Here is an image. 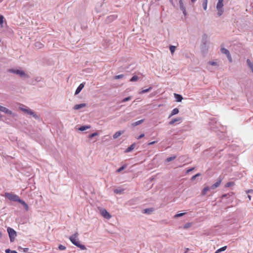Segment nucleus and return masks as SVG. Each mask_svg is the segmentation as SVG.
<instances>
[{"label":"nucleus","instance_id":"obj_47","mask_svg":"<svg viewBox=\"0 0 253 253\" xmlns=\"http://www.w3.org/2000/svg\"><path fill=\"white\" fill-rule=\"evenodd\" d=\"M194 169H195L194 167L191 168L187 169L186 173H189L190 172H191V171L193 170Z\"/></svg>","mask_w":253,"mask_h":253},{"label":"nucleus","instance_id":"obj_45","mask_svg":"<svg viewBox=\"0 0 253 253\" xmlns=\"http://www.w3.org/2000/svg\"><path fill=\"white\" fill-rule=\"evenodd\" d=\"M4 17L2 15H0V25H2L3 23Z\"/></svg>","mask_w":253,"mask_h":253},{"label":"nucleus","instance_id":"obj_9","mask_svg":"<svg viewBox=\"0 0 253 253\" xmlns=\"http://www.w3.org/2000/svg\"><path fill=\"white\" fill-rule=\"evenodd\" d=\"M117 18V15H111L110 16H108L105 20V23L107 24H109L113 21L114 20H115V19H116Z\"/></svg>","mask_w":253,"mask_h":253},{"label":"nucleus","instance_id":"obj_33","mask_svg":"<svg viewBox=\"0 0 253 253\" xmlns=\"http://www.w3.org/2000/svg\"><path fill=\"white\" fill-rule=\"evenodd\" d=\"M247 63L251 70L253 69V64L249 59L247 60Z\"/></svg>","mask_w":253,"mask_h":253},{"label":"nucleus","instance_id":"obj_32","mask_svg":"<svg viewBox=\"0 0 253 253\" xmlns=\"http://www.w3.org/2000/svg\"><path fill=\"white\" fill-rule=\"evenodd\" d=\"M126 167H127V165L126 164L124 165L123 166L121 167L120 168H119L118 169H117L116 172H118V173L120 172L121 171H122L125 169H126Z\"/></svg>","mask_w":253,"mask_h":253},{"label":"nucleus","instance_id":"obj_34","mask_svg":"<svg viewBox=\"0 0 253 253\" xmlns=\"http://www.w3.org/2000/svg\"><path fill=\"white\" fill-rule=\"evenodd\" d=\"M208 0H204L202 3V6L204 10L207 8Z\"/></svg>","mask_w":253,"mask_h":253},{"label":"nucleus","instance_id":"obj_19","mask_svg":"<svg viewBox=\"0 0 253 253\" xmlns=\"http://www.w3.org/2000/svg\"><path fill=\"white\" fill-rule=\"evenodd\" d=\"M19 203H20L21 204H22L23 207H24V208L26 210V211H28V209H29V207H28V204L24 201H23V200L22 199H20L19 202H18Z\"/></svg>","mask_w":253,"mask_h":253},{"label":"nucleus","instance_id":"obj_54","mask_svg":"<svg viewBox=\"0 0 253 253\" xmlns=\"http://www.w3.org/2000/svg\"><path fill=\"white\" fill-rule=\"evenodd\" d=\"M169 1L171 3V4L173 6H175L174 4H173V0H169Z\"/></svg>","mask_w":253,"mask_h":253},{"label":"nucleus","instance_id":"obj_58","mask_svg":"<svg viewBox=\"0 0 253 253\" xmlns=\"http://www.w3.org/2000/svg\"><path fill=\"white\" fill-rule=\"evenodd\" d=\"M185 250H186L185 252L186 253L189 251V249L188 248H186Z\"/></svg>","mask_w":253,"mask_h":253},{"label":"nucleus","instance_id":"obj_40","mask_svg":"<svg viewBox=\"0 0 253 253\" xmlns=\"http://www.w3.org/2000/svg\"><path fill=\"white\" fill-rule=\"evenodd\" d=\"M185 214H186L185 212H182V213H177V214H175L174 216V218H178V217H181V216L185 215Z\"/></svg>","mask_w":253,"mask_h":253},{"label":"nucleus","instance_id":"obj_4","mask_svg":"<svg viewBox=\"0 0 253 253\" xmlns=\"http://www.w3.org/2000/svg\"><path fill=\"white\" fill-rule=\"evenodd\" d=\"M4 196L8 199L11 201L13 202H19L20 198L19 197L15 194H12V193H5Z\"/></svg>","mask_w":253,"mask_h":253},{"label":"nucleus","instance_id":"obj_15","mask_svg":"<svg viewBox=\"0 0 253 253\" xmlns=\"http://www.w3.org/2000/svg\"><path fill=\"white\" fill-rule=\"evenodd\" d=\"M86 106V104H85V103H81V104H76L74 106L73 109L74 110H79L82 108L85 107Z\"/></svg>","mask_w":253,"mask_h":253},{"label":"nucleus","instance_id":"obj_11","mask_svg":"<svg viewBox=\"0 0 253 253\" xmlns=\"http://www.w3.org/2000/svg\"><path fill=\"white\" fill-rule=\"evenodd\" d=\"M101 215L106 219H109L111 217V215L105 209H103L101 211Z\"/></svg>","mask_w":253,"mask_h":253},{"label":"nucleus","instance_id":"obj_39","mask_svg":"<svg viewBox=\"0 0 253 253\" xmlns=\"http://www.w3.org/2000/svg\"><path fill=\"white\" fill-rule=\"evenodd\" d=\"M207 38V36L206 34H204L203 36V44L204 45H206V39Z\"/></svg>","mask_w":253,"mask_h":253},{"label":"nucleus","instance_id":"obj_31","mask_svg":"<svg viewBox=\"0 0 253 253\" xmlns=\"http://www.w3.org/2000/svg\"><path fill=\"white\" fill-rule=\"evenodd\" d=\"M35 46L36 47L40 49L42 48L43 46V45L40 42H36L35 43Z\"/></svg>","mask_w":253,"mask_h":253},{"label":"nucleus","instance_id":"obj_51","mask_svg":"<svg viewBox=\"0 0 253 253\" xmlns=\"http://www.w3.org/2000/svg\"><path fill=\"white\" fill-rule=\"evenodd\" d=\"M156 143H157V141H152V142H149L148 144V145H151L155 144Z\"/></svg>","mask_w":253,"mask_h":253},{"label":"nucleus","instance_id":"obj_60","mask_svg":"<svg viewBox=\"0 0 253 253\" xmlns=\"http://www.w3.org/2000/svg\"><path fill=\"white\" fill-rule=\"evenodd\" d=\"M252 72H253V68L251 70Z\"/></svg>","mask_w":253,"mask_h":253},{"label":"nucleus","instance_id":"obj_53","mask_svg":"<svg viewBox=\"0 0 253 253\" xmlns=\"http://www.w3.org/2000/svg\"><path fill=\"white\" fill-rule=\"evenodd\" d=\"M189 227V224H186L184 225V228H187Z\"/></svg>","mask_w":253,"mask_h":253},{"label":"nucleus","instance_id":"obj_23","mask_svg":"<svg viewBox=\"0 0 253 253\" xmlns=\"http://www.w3.org/2000/svg\"><path fill=\"white\" fill-rule=\"evenodd\" d=\"M144 120H145L144 119H142L139 121H136L135 122L133 123L131 125L132 126H138V125H140L141 124H142V123H143L144 122Z\"/></svg>","mask_w":253,"mask_h":253},{"label":"nucleus","instance_id":"obj_21","mask_svg":"<svg viewBox=\"0 0 253 253\" xmlns=\"http://www.w3.org/2000/svg\"><path fill=\"white\" fill-rule=\"evenodd\" d=\"M178 113H179V110H178V108H176L173 109L172 110L170 114L169 115V118H170L172 116H174L175 115L177 114Z\"/></svg>","mask_w":253,"mask_h":253},{"label":"nucleus","instance_id":"obj_30","mask_svg":"<svg viewBox=\"0 0 253 253\" xmlns=\"http://www.w3.org/2000/svg\"><path fill=\"white\" fill-rule=\"evenodd\" d=\"M223 0H218V2L216 4V7L218 8H222L223 6Z\"/></svg>","mask_w":253,"mask_h":253},{"label":"nucleus","instance_id":"obj_3","mask_svg":"<svg viewBox=\"0 0 253 253\" xmlns=\"http://www.w3.org/2000/svg\"><path fill=\"white\" fill-rule=\"evenodd\" d=\"M8 72L13 73L19 75L21 78L28 79L30 76L27 74L24 71L19 69H9L7 70Z\"/></svg>","mask_w":253,"mask_h":253},{"label":"nucleus","instance_id":"obj_29","mask_svg":"<svg viewBox=\"0 0 253 253\" xmlns=\"http://www.w3.org/2000/svg\"><path fill=\"white\" fill-rule=\"evenodd\" d=\"M210 188L211 187L209 186L205 187L202 191V195H205L207 193V192L210 190Z\"/></svg>","mask_w":253,"mask_h":253},{"label":"nucleus","instance_id":"obj_28","mask_svg":"<svg viewBox=\"0 0 253 253\" xmlns=\"http://www.w3.org/2000/svg\"><path fill=\"white\" fill-rule=\"evenodd\" d=\"M227 248V246L222 247L218 249V250H217L214 253H219L220 252H223L226 250Z\"/></svg>","mask_w":253,"mask_h":253},{"label":"nucleus","instance_id":"obj_37","mask_svg":"<svg viewBox=\"0 0 253 253\" xmlns=\"http://www.w3.org/2000/svg\"><path fill=\"white\" fill-rule=\"evenodd\" d=\"M99 135L98 133V132H93L92 133H91L89 135H88V138H92L93 137H94V136H98Z\"/></svg>","mask_w":253,"mask_h":253},{"label":"nucleus","instance_id":"obj_12","mask_svg":"<svg viewBox=\"0 0 253 253\" xmlns=\"http://www.w3.org/2000/svg\"><path fill=\"white\" fill-rule=\"evenodd\" d=\"M84 84L85 83H82L78 86V87H77L75 91V95L78 94L81 91V90L84 87Z\"/></svg>","mask_w":253,"mask_h":253},{"label":"nucleus","instance_id":"obj_5","mask_svg":"<svg viewBox=\"0 0 253 253\" xmlns=\"http://www.w3.org/2000/svg\"><path fill=\"white\" fill-rule=\"evenodd\" d=\"M9 237L11 242H13L15 240V238L17 235L16 232L12 228L8 227L7 229Z\"/></svg>","mask_w":253,"mask_h":253},{"label":"nucleus","instance_id":"obj_27","mask_svg":"<svg viewBox=\"0 0 253 253\" xmlns=\"http://www.w3.org/2000/svg\"><path fill=\"white\" fill-rule=\"evenodd\" d=\"M152 89V87L150 86L148 88L142 90L141 91H140L139 92V94H143V93L148 92L150 91V90H151Z\"/></svg>","mask_w":253,"mask_h":253},{"label":"nucleus","instance_id":"obj_41","mask_svg":"<svg viewBox=\"0 0 253 253\" xmlns=\"http://www.w3.org/2000/svg\"><path fill=\"white\" fill-rule=\"evenodd\" d=\"M175 48H176V47L174 45H170L169 46V50L172 54L174 52V51L175 50Z\"/></svg>","mask_w":253,"mask_h":253},{"label":"nucleus","instance_id":"obj_46","mask_svg":"<svg viewBox=\"0 0 253 253\" xmlns=\"http://www.w3.org/2000/svg\"><path fill=\"white\" fill-rule=\"evenodd\" d=\"M209 64L212 66H215L217 65V62L214 61H209Z\"/></svg>","mask_w":253,"mask_h":253},{"label":"nucleus","instance_id":"obj_16","mask_svg":"<svg viewBox=\"0 0 253 253\" xmlns=\"http://www.w3.org/2000/svg\"><path fill=\"white\" fill-rule=\"evenodd\" d=\"M221 182V179H218L215 183H214L213 184H212L211 186V188L212 189H215L216 188H217V187H218L219 186Z\"/></svg>","mask_w":253,"mask_h":253},{"label":"nucleus","instance_id":"obj_49","mask_svg":"<svg viewBox=\"0 0 253 253\" xmlns=\"http://www.w3.org/2000/svg\"><path fill=\"white\" fill-rule=\"evenodd\" d=\"M21 249H23V252H25V253H27L28 251H29V248H22L21 247H20Z\"/></svg>","mask_w":253,"mask_h":253},{"label":"nucleus","instance_id":"obj_59","mask_svg":"<svg viewBox=\"0 0 253 253\" xmlns=\"http://www.w3.org/2000/svg\"><path fill=\"white\" fill-rule=\"evenodd\" d=\"M196 0H191V2L193 3L195 2Z\"/></svg>","mask_w":253,"mask_h":253},{"label":"nucleus","instance_id":"obj_6","mask_svg":"<svg viewBox=\"0 0 253 253\" xmlns=\"http://www.w3.org/2000/svg\"><path fill=\"white\" fill-rule=\"evenodd\" d=\"M233 192L224 194L221 196V198L223 199L224 198H226L227 199L226 203H230L232 202L233 201Z\"/></svg>","mask_w":253,"mask_h":253},{"label":"nucleus","instance_id":"obj_56","mask_svg":"<svg viewBox=\"0 0 253 253\" xmlns=\"http://www.w3.org/2000/svg\"><path fill=\"white\" fill-rule=\"evenodd\" d=\"M2 232L0 231V238L2 237Z\"/></svg>","mask_w":253,"mask_h":253},{"label":"nucleus","instance_id":"obj_48","mask_svg":"<svg viewBox=\"0 0 253 253\" xmlns=\"http://www.w3.org/2000/svg\"><path fill=\"white\" fill-rule=\"evenodd\" d=\"M247 194H253V190L250 189L246 191Z\"/></svg>","mask_w":253,"mask_h":253},{"label":"nucleus","instance_id":"obj_43","mask_svg":"<svg viewBox=\"0 0 253 253\" xmlns=\"http://www.w3.org/2000/svg\"><path fill=\"white\" fill-rule=\"evenodd\" d=\"M131 99V97L130 96H128L127 97H126L125 98H124L122 101V102H126V101H128L129 100H130Z\"/></svg>","mask_w":253,"mask_h":253},{"label":"nucleus","instance_id":"obj_14","mask_svg":"<svg viewBox=\"0 0 253 253\" xmlns=\"http://www.w3.org/2000/svg\"><path fill=\"white\" fill-rule=\"evenodd\" d=\"M155 210L154 208H147L145 209L143 211V213L147 214H150L152 213L153 211H154Z\"/></svg>","mask_w":253,"mask_h":253},{"label":"nucleus","instance_id":"obj_38","mask_svg":"<svg viewBox=\"0 0 253 253\" xmlns=\"http://www.w3.org/2000/svg\"><path fill=\"white\" fill-rule=\"evenodd\" d=\"M138 79V77L137 76H136V75H134V76H133L132 77V78L130 79L129 81H130V82H135V81H137Z\"/></svg>","mask_w":253,"mask_h":253},{"label":"nucleus","instance_id":"obj_57","mask_svg":"<svg viewBox=\"0 0 253 253\" xmlns=\"http://www.w3.org/2000/svg\"><path fill=\"white\" fill-rule=\"evenodd\" d=\"M11 253H18L15 251H12V252H11Z\"/></svg>","mask_w":253,"mask_h":253},{"label":"nucleus","instance_id":"obj_24","mask_svg":"<svg viewBox=\"0 0 253 253\" xmlns=\"http://www.w3.org/2000/svg\"><path fill=\"white\" fill-rule=\"evenodd\" d=\"M176 157H177L176 155H174V156H173L168 157L166 159L165 161H166V162H167V163L170 162L174 160L175 159H176Z\"/></svg>","mask_w":253,"mask_h":253},{"label":"nucleus","instance_id":"obj_18","mask_svg":"<svg viewBox=\"0 0 253 253\" xmlns=\"http://www.w3.org/2000/svg\"><path fill=\"white\" fill-rule=\"evenodd\" d=\"M174 96L177 102H181L183 99V97L181 95L177 93H174Z\"/></svg>","mask_w":253,"mask_h":253},{"label":"nucleus","instance_id":"obj_50","mask_svg":"<svg viewBox=\"0 0 253 253\" xmlns=\"http://www.w3.org/2000/svg\"><path fill=\"white\" fill-rule=\"evenodd\" d=\"M144 135H145L144 133H142L137 137V139H140L143 138L144 136Z\"/></svg>","mask_w":253,"mask_h":253},{"label":"nucleus","instance_id":"obj_35","mask_svg":"<svg viewBox=\"0 0 253 253\" xmlns=\"http://www.w3.org/2000/svg\"><path fill=\"white\" fill-rule=\"evenodd\" d=\"M235 185V183L233 181H231V182H227L225 185V187L227 188V187H229L230 186H234Z\"/></svg>","mask_w":253,"mask_h":253},{"label":"nucleus","instance_id":"obj_25","mask_svg":"<svg viewBox=\"0 0 253 253\" xmlns=\"http://www.w3.org/2000/svg\"><path fill=\"white\" fill-rule=\"evenodd\" d=\"M124 189H115L114 190V192L115 194H121L124 193Z\"/></svg>","mask_w":253,"mask_h":253},{"label":"nucleus","instance_id":"obj_26","mask_svg":"<svg viewBox=\"0 0 253 253\" xmlns=\"http://www.w3.org/2000/svg\"><path fill=\"white\" fill-rule=\"evenodd\" d=\"M216 9L217 10V15L218 16H221L223 13V12H224V10L222 8H218L217 7H216Z\"/></svg>","mask_w":253,"mask_h":253},{"label":"nucleus","instance_id":"obj_8","mask_svg":"<svg viewBox=\"0 0 253 253\" xmlns=\"http://www.w3.org/2000/svg\"><path fill=\"white\" fill-rule=\"evenodd\" d=\"M179 4L180 9L182 11L183 15L186 17L187 15V13L186 10V8L184 5L182 0H179Z\"/></svg>","mask_w":253,"mask_h":253},{"label":"nucleus","instance_id":"obj_61","mask_svg":"<svg viewBox=\"0 0 253 253\" xmlns=\"http://www.w3.org/2000/svg\"><path fill=\"white\" fill-rule=\"evenodd\" d=\"M1 117V115L0 114V117Z\"/></svg>","mask_w":253,"mask_h":253},{"label":"nucleus","instance_id":"obj_20","mask_svg":"<svg viewBox=\"0 0 253 253\" xmlns=\"http://www.w3.org/2000/svg\"><path fill=\"white\" fill-rule=\"evenodd\" d=\"M135 146V143L132 144L130 146H129L127 149L125 151V153H128L132 151Z\"/></svg>","mask_w":253,"mask_h":253},{"label":"nucleus","instance_id":"obj_2","mask_svg":"<svg viewBox=\"0 0 253 253\" xmlns=\"http://www.w3.org/2000/svg\"><path fill=\"white\" fill-rule=\"evenodd\" d=\"M23 107H20V109L25 113L32 116L36 120H39L40 117L33 110L30 109L26 108L25 106L22 105Z\"/></svg>","mask_w":253,"mask_h":253},{"label":"nucleus","instance_id":"obj_42","mask_svg":"<svg viewBox=\"0 0 253 253\" xmlns=\"http://www.w3.org/2000/svg\"><path fill=\"white\" fill-rule=\"evenodd\" d=\"M123 77H124V75L123 74H120V75H119L115 76L114 77V79H116V80H118V79H122Z\"/></svg>","mask_w":253,"mask_h":253},{"label":"nucleus","instance_id":"obj_1","mask_svg":"<svg viewBox=\"0 0 253 253\" xmlns=\"http://www.w3.org/2000/svg\"><path fill=\"white\" fill-rule=\"evenodd\" d=\"M79 234L76 232L69 237V239L72 243L77 247L80 248L81 250H86L85 246L84 245L80 244V241L78 240Z\"/></svg>","mask_w":253,"mask_h":253},{"label":"nucleus","instance_id":"obj_55","mask_svg":"<svg viewBox=\"0 0 253 253\" xmlns=\"http://www.w3.org/2000/svg\"><path fill=\"white\" fill-rule=\"evenodd\" d=\"M251 196L249 194L248 195V198H249V200L250 201L251 200Z\"/></svg>","mask_w":253,"mask_h":253},{"label":"nucleus","instance_id":"obj_13","mask_svg":"<svg viewBox=\"0 0 253 253\" xmlns=\"http://www.w3.org/2000/svg\"><path fill=\"white\" fill-rule=\"evenodd\" d=\"M181 120H182V118H181V117H177V118H173L170 122H169V125H172L175 123L177 122H179V121H181Z\"/></svg>","mask_w":253,"mask_h":253},{"label":"nucleus","instance_id":"obj_17","mask_svg":"<svg viewBox=\"0 0 253 253\" xmlns=\"http://www.w3.org/2000/svg\"><path fill=\"white\" fill-rule=\"evenodd\" d=\"M125 132V130L117 131L113 136L114 139L118 138L120 136Z\"/></svg>","mask_w":253,"mask_h":253},{"label":"nucleus","instance_id":"obj_36","mask_svg":"<svg viewBox=\"0 0 253 253\" xmlns=\"http://www.w3.org/2000/svg\"><path fill=\"white\" fill-rule=\"evenodd\" d=\"M201 174L200 173H197L196 174H195V175H193V176L191 177V180L192 181H194L197 177L200 176H201Z\"/></svg>","mask_w":253,"mask_h":253},{"label":"nucleus","instance_id":"obj_22","mask_svg":"<svg viewBox=\"0 0 253 253\" xmlns=\"http://www.w3.org/2000/svg\"><path fill=\"white\" fill-rule=\"evenodd\" d=\"M90 127L89 125L82 126L79 128V130L80 131H84L87 129L90 128Z\"/></svg>","mask_w":253,"mask_h":253},{"label":"nucleus","instance_id":"obj_62","mask_svg":"<svg viewBox=\"0 0 253 253\" xmlns=\"http://www.w3.org/2000/svg\"><path fill=\"white\" fill-rule=\"evenodd\" d=\"M184 253H186V252H185Z\"/></svg>","mask_w":253,"mask_h":253},{"label":"nucleus","instance_id":"obj_44","mask_svg":"<svg viewBox=\"0 0 253 253\" xmlns=\"http://www.w3.org/2000/svg\"><path fill=\"white\" fill-rule=\"evenodd\" d=\"M66 247L62 245H59L58 246L59 250H61V251L65 250L66 249Z\"/></svg>","mask_w":253,"mask_h":253},{"label":"nucleus","instance_id":"obj_10","mask_svg":"<svg viewBox=\"0 0 253 253\" xmlns=\"http://www.w3.org/2000/svg\"><path fill=\"white\" fill-rule=\"evenodd\" d=\"M0 111H1L2 112H4L5 114H6L7 115H12L13 114V113L11 110H9L8 109H7V108H6L5 107H3L0 105Z\"/></svg>","mask_w":253,"mask_h":253},{"label":"nucleus","instance_id":"obj_52","mask_svg":"<svg viewBox=\"0 0 253 253\" xmlns=\"http://www.w3.org/2000/svg\"><path fill=\"white\" fill-rule=\"evenodd\" d=\"M11 252H12V251H11L9 249H6L5 251V252L6 253H11Z\"/></svg>","mask_w":253,"mask_h":253},{"label":"nucleus","instance_id":"obj_7","mask_svg":"<svg viewBox=\"0 0 253 253\" xmlns=\"http://www.w3.org/2000/svg\"><path fill=\"white\" fill-rule=\"evenodd\" d=\"M220 50H221V52L222 53L225 54L226 55L229 61L230 62H232V58H231V56L229 51L228 49H227L226 48H224V47L221 48L220 49Z\"/></svg>","mask_w":253,"mask_h":253}]
</instances>
